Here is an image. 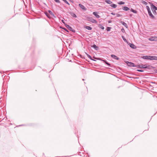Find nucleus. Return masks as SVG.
Masks as SVG:
<instances>
[{
  "instance_id": "1",
  "label": "nucleus",
  "mask_w": 157,
  "mask_h": 157,
  "mask_svg": "<svg viewBox=\"0 0 157 157\" xmlns=\"http://www.w3.org/2000/svg\"><path fill=\"white\" fill-rule=\"evenodd\" d=\"M87 20L91 22L92 23H97V21L95 19H94L92 17H88L86 18Z\"/></svg>"
},
{
  "instance_id": "2",
  "label": "nucleus",
  "mask_w": 157,
  "mask_h": 157,
  "mask_svg": "<svg viewBox=\"0 0 157 157\" xmlns=\"http://www.w3.org/2000/svg\"><path fill=\"white\" fill-rule=\"evenodd\" d=\"M95 59H96L97 60H100L103 61L104 63H105L106 64H107L109 67L111 66L110 64V63H109L108 62H107L106 60L102 59L100 58H95Z\"/></svg>"
},
{
  "instance_id": "3",
  "label": "nucleus",
  "mask_w": 157,
  "mask_h": 157,
  "mask_svg": "<svg viewBox=\"0 0 157 157\" xmlns=\"http://www.w3.org/2000/svg\"><path fill=\"white\" fill-rule=\"evenodd\" d=\"M126 63L128 66L131 67H136V66L135 65V64L133 63L127 61Z\"/></svg>"
},
{
  "instance_id": "4",
  "label": "nucleus",
  "mask_w": 157,
  "mask_h": 157,
  "mask_svg": "<svg viewBox=\"0 0 157 157\" xmlns=\"http://www.w3.org/2000/svg\"><path fill=\"white\" fill-rule=\"evenodd\" d=\"M65 25L66 27L70 31L74 33L75 32V30L73 29L69 25L65 24Z\"/></svg>"
},
{
  "instance_id": "5",
  "label": "nucleus",
  "mask_w": 157,
  "mask_h": 157,
  "mask_svg": "<svg viewBox=\"0 0 157 157\" xmlns=\"http://www.w3.org/2000/svg\"><path fill=\"white\" fill-rule=\"evenodd\" d=\"M79 6L84 11H86L87 10V8L85 7L83 5L81 4H78Z\"/></svg>"
},
{
  "instance_id": "6",
  "label": "nucleus",
  "mask_w": 157,
  "mask_h": 157,
  "mask_svg": "<svg viewBox=\"0 0 157 157\" xmlns=\"http://www.w3.org/2000/svg\"><path fill=\"white\" fill-rule=\"evenodd\" d=\"M146 66V64H141V65H138L136 66L137 68H145Z\"/></svg>"
},
{
  "instance_id": "7",
  "label": "nucleus",
  "mask_w": 157,
  "mask_h": 157,
  "mask_svg": "<svg viewBox=\"0 0 157 157\" xmlns=\"http://www.w3.org/2000/svg\"><path fill=\"white\" fill-rule=\"evenodd\" d=\"M149 60H157V56H150Z\"/></svg>"
},
{
  "instance_id": "8",
  "label": "nucleus",
  "mask_w": 157,
  "mask_h": 157,
  "mask_svg": "<svg viewBox=\"0 0 157 157\" xmlns=\"http://www.w3.org/2000/svg\"><path fill=\"white\" fill-rule=\"evenodd\" d=\"M146 67H145V68H147L148 69H151L155 68V67H154L149 65H147V64H146Z\"/></svg>"
},
{
  "instance_id": "9",
  "label": "nucleus",
  "mask_w": 157,
  "mask_h": 157,
  "mask_svg": "<svg viewBox=\"0 0 157 157\" xmlns=\"http://www.w3.org/2000/svg\"><path fill=\"white\" fill-rule=\"evenodd\" d=\"M148 3L150 5L151 7H153V9L157 10V7L155 6L152 3L150 2H148Z\"/></svg>"
},
{
  "instance_id": "10",
  "label": "nucleus",
  "mask_w": 157,
  "mask_h": 157,
  "mask_svg": "<svg viewBox=\"0 0 157 157\" xmlns=\"http://www.w3.org/2000/svg\"><path fill=\"white\" fill-rule=\"evenodd\" d=\"M148 13L149 16L151 17V18L152 19H155V17L153 16V15L152 14V13L151 11L149 12V11L148 12Z\"/></svg>"
},
{
  "instance_id": "11",
  "label": "nucleus",
  "mask_w": 157,
  "mask_h": 157,
  "mask_svg": "<svg viewBox=\"0 0 157 157\" xmlns=\"http://www.w3.org/2000/svg\"><path fill=\"white\" fill-rule=\"evenodd\" d=\"M111 56L112 58L118 60L119 59V58L117 56L114 55H111Z\"/></svg>"
},
{
  "instance_id": "12",
  "label": "nucleus",
  "mask_w": 157,
  "mask_h": 157,
  "mask_svg": "<svg viewBox=\"0 0 157 157\" xmlns=\"http://www.w3.org/2000/svg\"><path fill=\"white\" fill-rule=\"evenodd\" d=\"M93 14L97 18H99L100 17V16L98 14V13L97 12H93Z\"/></svg>"
},
{
  "instance_id": "13",
  "label": "nucleus",
  "mask_w": 157,
  "mask_h": 157,
  "mask_svg": "<svg viewBox=\"0 0 157 157\" xmlns=\"http://www.w3.org/2000/svg\"><path fill=\"white\" fill-rule=\"evenodd\" d=\"M151 10L153 13L154 14H155V15L156 14L157 12L156 11V10L155 9H153V7L151 6Z\"/></svg>"
},
{
  "instance_id": "14",
  "label": "nucleus",
  "mask_w": 157,
  "mask_h": 157,
  "mask_svg": "<svg viewBox=\"0 0 157 157\" xmlns=\"http://www.w3.org/2000/svg\"><path fill=\"white\" fill-rule=\"evenodd\" d=\"M129 45L130 47L133 49H135L136 48V46L133 44L130 43Z\"/></svg>"
},
{
  "instance_id": "15",
  "label": "nucleus",
  "mask_w": 157,
  "mask_h": 157,
  "mask_svg": "<svg viewBox=\"0 0 157 157\" xmlns=\"http://www.w3.org/2000/svg\"><path fill=\"white\" fill-rule=\"evenodd\" d=\"M92 47L94 48L96 50H98L99 49V48L95 44H94L92 46Z\"/></svg>"
},
{
  "instance_id": "16",
  "label": "nucleus",
  "mask_w": 157,
  "mask_h": 157,
  "mask_svg": "<svg viewBox=\"0 0 157 157\" xmlns=\"http://www.w3.org/2000/svg\"><path fill=\"white\" fill-rule=\"evenodd\" d=\"M150 56H142V59H149V60Z\"/></svg>"
},
{
  "instance_id": "17",
  "label": "nucleus",
  "mask_w": 157,
  "mask_h": 157,
  "mask_svg": "<svg viewBox=\"0 0 157 157\" xmlns=\"http://www.w3.org/2000/svg\"><path fill=\"white\" fill-rule=\"evenodd\" d=\"M121 23L126 28H128V26H127V24L125 22H124V21H121Z\"/></svg>"
},
{
  "instance_id": "18",
  "label": "nucleus",
  "mask_w": 157,
  "mask_h": 157,
  "mask_svg": "<svg viewBox=\"0 0 157 157\" xmlns=\"http://www.w3.org/2000/svg\"><path fill=\"white\" fill-rule=\"evenodd\" d=\"M84 28L88 30H91L92 29V28L89 26L86 25L85 26Z\"/></svg>"
},
{
  "instance_id": "19",
  "label": "nucleus",
  "mask_w": 157,
  "mask_h": 157,
  "mask_svg": "<svg viewBox=\"0 0 157 157\" xmlns=\"http://www.w3.org/2000/svg\"><path fill=\"white\" fill-rule=\"evenodd\" d=\"M123 10L125 11H128L130 10L129 8L128 7L124 6L123 8Z\"/></svg>"
},
{
  "instance_id": "20",
  "label": "nucleus",
  "mask_w": 157,
  "mask_h": 157,
  "mask_svg": "<svg viewBox=\"0 0 157 157\" xmlns=\"http://www.w3.org/2000/svg\"><path fill=\"white\" fill-rule=\"evenodd\" d=\"M86 55H87V57L89 58L91 60H94V61H95L93 59H92V57H91V56H90L87 53H86Z\"/></svg>"
},
{
  "instance_id": "21",
  "label": "nucleus",
  "mask_w": 157,
  "mask_h": 157,
  "mask_svg": "<svg viewBox=\"0 0 157 157\" xmlns=\"http://www.w3.org/2000/svg\"><path fill=\"white\" fill-rule=\"evenodd\" d=\"M110 6L114 8H116L117 7V5L114 4H112Z\"/></svg>"
},
{
  "instance_id": "22",
  "label": "nucleus",
  "mask_w": 157,
  "mask_h": 157,
  "mask_svg": "<svg viewBox=\"0 0 157 157\" xmlns=\"http://www.w3.org/2000/svg\"><path fill=\"white\" fill-rule=\"evenodd\" d=\"M105 2L108 4H111L112 3V2L110 0H105Z\"/></svg>"
},
{
  "instance_id": "23",
  "label": "nucleus",
  "mask_w": 157,
  "mask_h": 157,
  "mask_svg": "<svg viewBox=\"0 0 157 157\" xmlns=\"http://www.w3.org/2000/svg\"><path fill=\"white\" fill-rule=\"evenodd\" d=\"M48 12L52 16H54V13L52 12L50 10H49L48 11Z\"/></svg>"
},
{
  "instance_id": "24",
  "label": "nucleus",
  "mask_w": 157,
  "mask_h": 157,
  "mask_svg": "<svg viewBox=\"0 0 157 157\" xmlns=\"http://www.w3.org/2000/svg\"><path fill=\"white\" fill-rule=\"evenodd\" d=\"M146 9H147V11H148V12H149V11H151V10H150V8H149V7L148 6H146Z\"/></svg>"
},
{
  "instance_id": "25",
  "label": "nucleus",
  "mask_w": 157,
  "mask_h": 157,
  "mask_svg": "<svg viewBox=\"0 0 157 157\" xmlns=\"http://www.w3.org/2000/svg\"><path fill=\"white\" fill-rule=\"evenodd\" d=\"M118 4L119 5H124V4L125 2H122V1H121L118 2Z\"/></svg>"
},
{
  "instance_id": "26",
  "label": "nucleus",
  "mask_w": 157,
  "mask_h": 157,
  "mask_svg": "<svg viewBox=\"0 0 157 157\" xmlns=\"http://www.w3.org/2000/svg\"><path fill=\"white\" fill-rule=\"evenodd\" d=\"M45 14L48 18H50V16L48 13L47 12H46L45 13Z\"/></svg>"
},
{
  "instance_id": "27",
  "label": "nucleus",
  "mask_w": 157,
  "mask_h": 157,
  "mask_svg": "<svg viewBox=\"0 0 157 157\" xmlns=\"http://www.w3.org/2000/svg\"><path fill=\"white\" fill-rule=\"evenodd\" d=\"M71 16L73 17H75V18H76L77 16H76V15L74 13H72V14H71Z\"/></svg>"
},
{
  "instance_id": "28",
  "label": "nucleus",
  "mask_w": 157,
  "mask_h": 157,
  "mask_svg": "<svg viewBox=\"0 0 157 157\" xmlns=\"http://www.w3.org/2000/svg\"><path fill=\"white\" fill-rule=\"evenodd\" d=\"M142 3L145 5H147V2L144 1H143L142 2Z\"/></svg>"
},
{
  "instance_id": "29",
  "label": "nucleus",
  "mask_w": 157,
  "mask_h": 157,
  "mask_svg": "<svg viewBox=\"0 0 157 157\" xmlns=\"http://www.w3.org/2000/svg\"><path fill=\"white\" fill-rule=\"evenodd\" d=\"M99 27L100 28H101L102 29H104V26L102 25H100V26H99Z\"/></svg>"
},
{
  "instance_id": "30",
  "label": "nucleus",
  "mask_w": 157,
  "mask_h": 157,
  "mask_svg": "<svg viewBox=\"0 0 157 157\" xmlns=\"http://www.w3.org/2000/svg\"><path fill=\"white\" fill-rule=\"evenodd\" d=\"M111 29V27H107V31H109L110 30V29Z\"/></svg>"
},
{
  "instance_id": "31",
  "label": "nucleus",
  "mask_w": 157,
  "mask_h": 157,
  "mask_svg": "<svg viewBox=\"0 0 157 157\" xmlns=\"http://www.w3.org/2000/svg\"><path fill=\"white\" fill-rule=\"evenodd\" d=\"M132 12L135 13H137V11L136 10H133Z\"/></svg>"
},
{
  "instance_id": "32",
  "label": "nucleus",
  "mask_w": 157,
  "mask_h": 157,
  "mask_svg": "<svg viewBox=\"0 0 157 157\" xmlns=\"http://www.w3.org/2000/svg\"><path fill=\"white\" fill-rule=\"evenodd\" d=\"M116 15L117 17H119L121 16V14L118 13H117Z\"/></svg>"
},
{
  "instance_id": "33",
  "label": "nucleus",
  "mask_w": 157,
  "mask_h": 157,
  "mask_svg": "<svg viewBox=\"0 0 157 157\" xmlns=\"http://www.w3.org/2000/svg\"><path fill=\"white\" fill-rule=\"evenodd\" d=\"M62 29H64V30L66 31H67V32H68V31L66 28H62Z\"/></svg>"
},
{
  "instance_id": "34",
  "label": "nucleus",
  "mask_w": 157,
  "mask_h": 157,
  "mask_svg": "<svg viewBox=\"0 0 157 157\" xmlns=\"http://www.w3.org/2000/svg\"><path fill=\"white\" fill-rule=\"evenodd\" d=\"M137 70L139 72H143L144 71L142 70L138 69Z\"/></svg>"
},
{
  "instance_id": "35",
  "label": "nucleus",
  "mask_w": 157,
  "mask_h": 157,
  "mask_svg": "<svg viewBox=\"0 0 157 157\" xmlns=\"http://www.w3.org/2000/svg\"><path fill=\"white\" fill-rule=\"evenodd\" d=\"M54 1L57 3H59L60 2L59 0H54Z\"/></svg>"
},
{
  "instance_id": "36",
  "label": "nucleus",
  "mask_w": 157,
  "mask_h": 157,
  "mask_svg": "<svg viewBox=\"0 0 157 157\" xmlns=\"http://www.w3.org/2000/svg\"><path fill=\"white\" fill-rule=\"evenodd\" d=\"M122 38L124 41H127L124 38V36H122Z\"/></svg>"
},
{
  "instance_id": "37",
  "label": "nucleus",
  "mask_w": 157,
  "mask_h": 157,
  "mask_svg": "<svg viewBox=\"0 0 157 157\" xmlns=\"http://www.w3.org/2000/svg\"><path fill=\"white\" fill-rule=\"evenodd\" d=\"M149 40H154V39H153V37L151 38V39H149Z\"/></svg>"
},
{
  "instance_id": "38",
  "label": "nucleus",
  "mask_w": 157,
  "mask_h": 157,
  "mask_svg": "<svg viewBox=\"0 0 157 157\" xmlns=\"http://www.w3.org/2000/svg\"><path fill=\"white\" fill-rule=\"evenodd\" d=\"M111 14H112V15H115V13H113V12H112L111 13Z\"/></svg>"
},
{
  "instance_id": "39",
  "label": "nucleus",
  "mask_w": 157,
  "mask_h": 157,
  "mask_svg": "<svg viewBox=\"0 0 157 157\" xmlns=\"http://www.w3.org/2000/svg\"><path fill=\"white\" fill-rule=\"evenodd\" d=\"M62 22L65 24V22L63 20H62Z\"/></svg>"
},
{
  "instance_id": "40",
  "label": "nucleus",
  "mask_w": 157,
  "mask_h": 157,
  "mask_svg": "<svg viewBox=\"0 0 157 157\" xmlns=\"http://www.w3.org/2000/svg\"><path fill=\"white\" fill-rule=\"evenodd\" d=\"M133 10H134V9H132V8H131V9H130V10H131V12H132Z\"/></svg>"
},
{
  "instance_id": "41",
  "label": "nucleus",
  "mask_w": 157,
  "mask_h": 157,
  "mask_svg": "<svg viewBox=\"0 0 157 157\" xmlns=\"http://www.w3.org/2000/svg\"><path fill=\"white\" fill-rule=\"evenodd\" d=\"M111 22V21H108V23H110Z\"/></svg>"
},
{
  "instance_id": "42",
  "label": "nucleus",
  "mask_w": 157,
  "mask_h": 157,
  "mask_svg": "<svg viewBox=\"0 0 157 157\" xmlns=\"http://www.w3.org/2000/svg\"><path fill=\"white\" fill-rule=\"evenodd\" d=\"M56 157H63V156H56Z\"/></svg>"
},
{
  "instance_id": "43",
  "label": "nucleus",
  "mask_w": 157,
  "mask_h": 157,
  "mask_svg": "<svg viewBox=\"0 0 157 157\" xmlns=\"http://www.w3.org/2000/svg\"><path fill=\"white\" fill-rule=\"evenodd\" d=\"M122 30H124V29H121V30H122Z\"/></svg>"
},
{
  "instance_id": "44",
  "label": "nucleus",
  "mask_w": 157,
  "mask_h": 157,
  "mask_svg": "<svg viewBox=\"0 0 157 157\" xmlns=\"http://www.w3.org/2000/svg\"><path fill=\"white\" fill-rule=\"evenodd\" d=\"M155 72L157 73V70L156 71H155Z\"/></svg>"
},
{
  "instance_id": "45",
  "label": "nucleus",
  "mask_w": 157,
  "mask_h": 157,
  "mask_svg": "<svg viewBox=\"0 0 157 157\" xmlns=\"http://www.w3.org/2000/svg\"><path fill=\"white\" fill-rule=\"evenodd\" d=\"M82 80L84 81V79H83Z\"/></svg>"
},
{
  "instance_id": "46",
  "label": "nucleus",
  "mask_w": 157,
  "mask_h": 157,
  "mask_svg": "<svg viewBox=\"0 0 157 157\" xmlns=\"http://www.w3.org/2000/svg\"><path fill=\"white\" fill-rule=\"evenodd\" d=\"M22 125H19V126H22Z\"/></svg>"
}]
</instances>
